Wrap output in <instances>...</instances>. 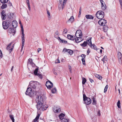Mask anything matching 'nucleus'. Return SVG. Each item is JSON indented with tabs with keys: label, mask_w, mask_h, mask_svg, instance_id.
Instances as JSON below:
<instances>
[{
	"label": "nucleus",
	"mask_w": 122,
	"mask_h": 122,
	"mask_svg": "<svg viewBox=\"0 0 122 122\" xmlns=\"http://www.w3.org/2000/svg\"><path fill=\"white\" fill-rule=\"evenodd\" d=\"M10 20H7L6 21H3L2 22V26L3 28L4 29H6L9 27V24H10L11 23V21Z\"/></svg>",
	"instance_id": "f257e3e1"
},
{
	"label": "nucleus",
	"mask_w": 122,
	"mask_h": 122,
	"mask_svg": "<svg viewBox=\"0 0 122 122\" xmlns=\"http://www.w3.org/2000/svg\"><path fill=\"white\" fill-rule=\"evenodd\" d=\"M97 17L99 19H102L104 17V12L102 11H98L96 14Z\"/></svg>",
	"instance_id": "f03ea898"
},
{
	"label": "nucleus",
	"mask_w": 122,
	"mask_h": 122,
	"mask_svg": "<svg viewBox=\"0 0 122 122\" xmlns=\"http://www.w3.org/2000/svg\"><path fill=\"white\" fill-rule=\"evenodd\" d=\"M39 82L37 81H31L30 82L29 86H30L31 88L35 89L36 88V87L39 85Z\"/></svg>",
	"instance_id": "7ed1b4c3"
},
{
	"label": "nucleus",
	"mask_w": 122,
	"mask_h": 122,
	"mask_svg": "<svg viewBox=\"0 0 122 122\" xmlns=\"http://www.w3.org/2000/svg\"><path fill=\"white\" fill-rule=\"evenodd\" d=\"M31 88L28 87L27 88L25 92L26 95H28L31 97H33L34 95V92H32Z\"/></svg>",
	"instance_id": "20e7f679"
},
{
	"label": "nucleus",
	"mask_w": 122,
	"mask_h": 122,
	"mask_svg": "<svg viewBox=\"0 0 122 122\" xmlns=\"http://www.w3.org/2000/svg\"><path fill=\"white\" fill-rule=\"evenodd\" d=\"M12 42H11L7 46L6 49L7 50H8L9 52L10 53L12 51L13 49L14 44H12Z\"/></svg>",
	"instance_id": "39448f33"
},
{
	"label": "nucleus",
	"mask_w": 122,
	"mask_h": 122,
	"mask_svg": "<svg viewBox=\"0 0 122 122\" xmlns=\"http://www.w3.org/2000/svg\"><path fill=\"white\" fill-rule=\"evenodd\" d=\"M45 100L46 97L44 96H38L37 101L43 103V102L45 101Z\"/></svg>",
	"instance_id": "423d86ee"
},
{
	"label": "nucleus",
	"mask_w": 122,
	"mask_h": 122,
	"mask_svg": "<svg viewBox=\"0 0 122 122\" xmlns=\"http://www.w3.org/2000/svg\"><path fill=\"white\" fill-rule=\"evenodd\" d=\"M91 39L92 38H90V40L88 41L89 42V43H88V45L92 48L94 49L95 50H97V47L96 45L94 44H92Z\"/></svg>",
	"instance_id": "0eeeda50"
},
{
	"label": "nucleus",
	"mask_w": 122,
	"mask_h": 122,
	"mask_svg": "<svg viewBox=\"0 0 122 122\" xmlns=\"http://www.w3.org/2000/svg\"><path fill=\"white\" fill-rule=\"evenodd\" d=\"M46 86L49 89L51 88L53 86V84L50 81H48L46 82Z\"/></svg>",
	"instance_id": "6e6552de"
},
{
	"label": "nucleus",
	"mask_w": 122,
	"mask_h": 122,
	"mask_svg": "<svg viewBox=\"0 0 122 122\" xmlns=\"http://www.w3.org/2000/svg\"><path fill=\"white\" fill-rule=\"evenodd\" d=\"M106 20L104 19H101L98 21V23L100 25L104 26L107 23Z\"/></svg>",
	"instance_id": "1a4fd4ad"
},
{
	"label": "nucleus",
	"mask_w": 122,
	"mask_h": 122,
	"mask_svg": "<svg viewBox=\"0 0 122 122\" xmlns=\"http://www.w3.org/2000/svg\"><path fill=\"white\" fill-rule=\"evenodd\" d=\"M53 110L55 113H59L61 111V109L60 107H54L53 108Z\"/></svg>",
	"instance_id": "9d476101"
},
{
	"label": "nucleus",
	"mask_w": 122,
	"mask_h": 122,
	"mask_svg": "<svg viewBox=\"0 0 122 122\" xmlns=\"http://www.w3.org/2000/svg\"><path fill=\"white\" fill-rule=\"evenodd\" d=\"M75 35L76 37H82V34L81 30H77L76 32Z\"/></svg>",
	"instance_id": "9b49d317"
},
{
	"label": "nucleus",
	"mask_w": 122,
	"mask_h": 122,
	"mask_svg": "<svg viewBox=\"0 0 122 122\" xmlns=\"http://www.w3.org/2000/svg\"><path fill=\"white\" fill-rule=\"evenodd\" d=\"M36 102L37 104L36 105V106L37 109L38 110H40L41 108L42 109V107L43 103H42V102L41 103V102H38L37 101H36Z\"/></svg>",
	"instance_id": "f8f14e48"
},
{
	"label": "nucleus",
	"mask_w": 122,
	"mask_h": 122,
	"mask_svg": "<svg viewBox=\"0 0 122 122\" xmlns=\"http://www.w3.org/2000/svg\"><path fill=\"white\" fill-rule=\"evenodd\" d=\"M86 105H88L90 104L91 103V100L90 98H87V99H85V101H84Z\"/></svg>",
	"instance_id": "ddd939ff"
},
{
	"label": "nucleus",
	"mask_w": 122,
	"mask_h": 122,
	"mask_svg": "<svg viewBox=\"0 0 122 122\" xmlns=\"http://www.w3.org/2000/svg\"><path fill=\"white\" fill-rule=\"evenodd\" d=\"M1 15L2 20H5L6 18V15L5 12L4 10H3L1 11Z\"/></svg>",
	"instance_id": "4468645a"
},
{
	"label": "nucleus",
	"mask_w": 122,
	"mask_h": 122,
	"mask_svg": "<svg viewBox=\"0 0 122 122\" xmlns=\"http://www.w3.org/2000/svg\"><path fill=\"white\" fill-rule=\"evenodd\" d=\"M82 37H76L75 38V41L76 42V43H79L82 40H83V39L81 38Z\"/></svg>",
	"instance_id": "2eb2a0df"
},
{
	"label": "nucleus",
	"mask_w": 122,
	"mask_h": 122,
	"mask_svg": "<svg viewBox=\"0 0 122 122\" xmlns=\"http://www.w3.org/2000/svg\"><path fill=\"white\" fill-rule=\"evenodd\" d=\"M63 51H66L69 53L71 55H72L73 53V51L72 50L66 49H64Z\"/></svg>",
	"instance_id": "dca6fc26"
},
{
	"label": "nucleus",
	"mask_w": 122,
	"mask_h": 122,
	"mask_svg": "<svg viewBox=\"0 0 122 122\" xmlns=\"http://www.w3.org/2000/svg\"><path fill=\"white\" fill-rule=\"evenodd\" d=\"M8 31L10 34L13 33L15 34L16 32V30L15 29H13V28H10L8 29Z\"/></svg>",
	"instance_id": "f3484780"
},
{
	"label": "nucleus",
	"mask_w": 122,
	"mask_h": 122,
	"mask_svg": "<svg viewBox=\"0 0 122 122\" xmlns=\"http://www.w3.org/2000/svg\"><path fill=\"white\" fill-rule=\"evenodd\" d=\"M31 65L32 67H34L35 66V64L32 61V59L28 60L27 65Z\"/></svg>",
	"instance_id": "a211bd4d"
},
{
	"label": "nucleus",
	"mask_w": 122,
	"mask_h": 122,
	"mask_svg": "<svg viewBox=\"0 0 122 122\" xmlns=\"http://www.w3.org/2000/svg\"><path fill=\"white\" fill-rule=\"evenodd\" d=\"M18 23L15 20H14L12 22V25L13 27L14 28H15L17 26Z\"/></svg>",
	"instance_id": "6ab92c4d"
},
{
	"label": "nucleus",
	"mask_w": 122,
	"mask_h": 122,
	"mask_svg": "<svg viewBox=\"0 0 122 122\" xmlns=\"http://www.w3.org/2000/svg\"><path fill=\"white\" fill-rule=\"evenodd\" d=\"M90 40V39L88 40H87L86 41H85L83 43L81 44L80 45L82 47H86V46L87 44H88L89 42L88 41Z\"/></svg>",
	"instance_id": "aec40b11"
},
{
	"label": "nucleus",
	"mask_w": 122,
	"mask_h": 122,
	"mask_svg": "<svg viewBox=\"0 0 122 122\" xmlns=\"http://www.w3.org/2000/svg\"><path fill=\"white\" fill-rule=\"evenodd\" d=\"M101 2L102 5V10H105L106 9V5H105L104 3L105 4L104 2L102 0H100Z\"/></svg>",
	"instance_id": "412c9836"
},
{
	"label": "nucleus",
	"mask_w": 122,
	"mask_h": 122,
	"mask_svg": "<svg viewBox=\"0 0 122 122\" xmlns=\"http://www.w3.org/2000/svg\"><path fill=\"white\" fill-rule=\"evenodd\" d=\"M9 18V20H10V21L11 20H12L13 18L14 17V15L13 13H11L8 15Z\"/></svg>",
	"instance_id": "4be33fe9"
},
{
	"label": "nucleus",
	"mask_w": 122,
	"mask_h": 122,
	"mask_svg": "<svg viewBox=\"0 0 122 122\" xmlns=\"http://www.w3.org/2000/svg\"><path fill=\"white\" fill-rule=\"evenodd\" d=\"M117 56L119 61L120 60L121 61L122 59V55L121 53L120 52H118L117 53Z\"/></svg>",
	"instance_id": "5701e85b"
},
{
	"label": "nucleus",
	"mask_w": 122,
	"mask_h": 122,
	"mask_svg": "<svg viewBox=\"0 0 122 122\" xmlns=\"http://www.w3.org/2000/svg\"><path fill=\"white\" fill-rule=\"evenodd\" d=\"M40 116V114H38L35 118L33 121V122H38L37 120L39 119Z\"/></svg>",
	"instance_id": "b1692460"
},
{
	"label": "nucleus",
	"mask_w": 122,
	"mask_h": 122,
	"mask_svg": "<svg viewBox=\"0 0 122 122\" xmlns=\"http://www.w3.org/2000/svg\"><path fill=\"white\" fill-rule=\"evenodd\" d=\"M74 20V19L73 17V16H71L70 18L67 21V22H72Z\"/></svg>",
	"instance_id": "393cba45"
},
{
	"label": "nucleus",
	"mask_w": 122,
	"mask_h": 122,
	"mask_svg": "<svg viewBox=\"0 0 122 122\" xmlns=\"http://www.w3.org/2000/svg\"><path fill=\"white\" fill-rule=\"evenodd\" d=\"M92 99V104L93 105H95L96 104V101L95 100V96H93V97Z\"/></svg>",
	"instance_id": "a878e982"
},
{
	"label": "nucleus",
	"mask_w": 122,
	"mask_h": 122,
	"mask_svg": "<svg viewBox=\"0 0 122 122\" xmlns=\"http://www.w3.org/2000/svg\"><path fill=\"white\" fill-rule=\"evenodd\" d=\"M65 116V114L63 113H61L60 114L59 116L60 119L61 120L62 119H64L63 117Z\"/></svg>",
	"instance_id": "bb28decb"
},
{
	"label": "nucleus",
	"mask_w": 122,
	"mask_h": 122,
	"mask_svg": "<svg viewBox=\"0 0 122 122\" xmlns=\"http://www.w3.org/2000/svg\"><path fill=\"white\" fill-rule=\"evenodd\" d=\"M95 76L97 78L100 80L102 79V77L101 75H99L97 74H95Z\"/></svg>",
	"instance_id": "cd10ccee"
},
{
	"label": "nucleus",
	"mask_w": 122,
	"mask_h": 122,
	"mask_svg": "<svg viewBox=\"0 0 122 122\" xmlns=\"http://www.w3.org/2000/svg\"><path fill=\"white\" fill-rule=\"evenodd\" d=\"M86 17L87 19H92L93 18V17L91 15H86Z\"/></svg>",
	"instance_id": "c85d7f7f"
},
{
	"label": "nucleus",
	"mask_w": 122,
	"mask_h": 122,
	"mask_svg": "<svg viewBox=\"0 0 122 122\" xmlns=\"http://www.w3.org/2000/svg\"><path fill=\"white\" fill-rule=\"evenodd\" d=\"M48 107V106L47 105H44L43 106L42 105V110H46L47 107Z\"/></svg>",
	"instance_id": "c756f323"
},
{
	"label": "nucleus",
	"mask_w": 122,
	"mask_h": 122,
	"mask_svg": "<svg viewBox=\"0 0 122 122\" xmlns=\"http://www.w3.org/2000/svg\"><path fill=\"white\" fill-rule=\"evenodd\" d=\"M104 26L103 28V30L104 32H106L108 29V26H106L105 25Z\"/></svg>",
	"instance_id": "7c9ffc66"
},
{
	"label": "nucleus",
	"mask_w": 122,
	"mask_h": 122,
	"mask_svg": "<svg viewBox=\"0 0 122 122\" xmlns=\"http://www.w3.org/2000/svg\"><path fill=\"white\" fill-rule=\"evenodd\" d=\"M7 5L6 4L2 5L1 6V8L2 9H4L7 7Z\"/></svg>",
	"instance_id": "2f4dec72"
},
{
	"label": "nucleus",
	"mask_w": 122,
	"mask_h": 122,
	"mask_svg": "<svg viewBox=\"0 0 122 122\" xmlns=\"http://www.w3.org/2000/svg\"><path fill=\"white\" fill-rule=\"evenodd\" d=\"M82 84L84 85L86 81V80L85 78L83 77L82 78Z\"/></svg>",
	"instance_id": "473e14b6"
},
{
	"label": "nucleus",
	"mask_w": 122,
	"mask_h": 122,
	"mask_svg": "<svg viewBox=\"0 0 122 122\" xmlns=\"http://www.w3.org/2000/svg\"><path fill=\"white\" fill-rule=\"evenodd\" d=\"M26 2L27 4L28 7L29 8V10H30V4H29V0H26Z\"/></svg>",
	"instance_id": "72a5a7b5"
},
{
	"label": "nucleus",
	"mask_w": 122,
	"mask_h": 122,
	"mask_svg": "<svg viewBox=\"0 0 122 122\" xmlns=\"http://www.w3.org/2000/svg\"><path fill=\"white\" fill-rule=\"evenodd\" d=\"M38 68H36L35 69V70L34 71V73L35 75H37V72L38 71Z\"/></svg>",
	"instance_id": "f704fd0d"
},
{
	"label": "nucleus",
	"mask_w": 122,
	"mask_h": 122,
	"mask_svg": "<svg viewBox=\"0 0 122 122\" xmlns=\"http://www.w3.org/2000/svg\"><path fill=\"white\" fill-rule=\"evenodd\" d=\"M107 57L106 56H105L101 60V61L103 62V63H104L105 61H106L107 60Z\"/></svg>",
	"instance_id": "c9c22d12"
},
{
	"label": "nucleus",
	"mask_w": 122,
	"mask_h": 122,
	"mask_svg": "<svg viewBox=\"0 0 122 122\" xmlns=\"http://www.w3.org/2000/svg\"><path fill=\"white\" fill-rule=\"evenodd\" d=\"M8 0H0L2 4H4L7 3Z\"/></svg>",
	"instance_id": "e433bc0d"
},
{
	"label": "nucleus",
	"mask_w": 122,
	"mask_h": 122,
	"mask_svg": "<svg viewBox=\"0 0 122 122\" xmlns=\"http://www.w3.org/2000/svg\"><path fill=\"white\" fill-rule=\"evenodd\" d=\"M25 40L24 39H22V46H21V48L22 49L23 47L24 46V42H25Z\"/></svg>",
	"instance_id": "4c0bfd02"
},
{
	"label": "nucleus",
	"mask_w": 122,
	"mask_h": 122,
	"mask_svg": "<svg viewBox=\"0 0 122 122\" xmlns=\"http://www.w3.org/2000/svg\"><path fill=\"white\" fill-rule=\"evenodd\" d=\"M10 117L12 121V122H14L15 119H14L13 116L12 115H10Z\"/></svg>",
	"instance_id": "58836bf2"
},
{
	"label": "nucleus",
	"mask_w": 122,
	"mask_h": 122,
	"mask_svg": "<svg viewBox=\"0 0 122 122\" xmlns=\"http://www.w3.org/2000/svg\"><path fill=\"white\" fill-rule=\"evenodd\" d=\"M56 91V88H54L51 90V92L52 93H55Z\"/></svg>",
	"instance_id": "ea45409f"
},
{
	"label": "nucleus",
	"mask_w": 122,
	"mask_h": 122,
	"mask_svg": "<svg viewBox=\"0 0 122 122\" xmlns=\"http://www.w3.org/2000/svg\"><path fill=\"white\" fill-rule=\"evenodd\" d=\"M61 122H69L68 120L67 119L64 118L62 119L61 121Z\"/></svg>",
	"instance_id": "a19ab883"
},
{
	"label": "nucleus",
	"mask_w": 122,
	"mask_h": 122,
	"mask_svg": "<svg viewBox=\"0 0 122 122\" xmlns=\"http://www.w3.org/2000/svg\"><path fill=\"white\" fill-rule=\"evenodd\" d=\"M117 106L119 108H120L121 106H120V102L119 100H118V101L117 103Z\"/></svg>",
	"instance_id": "79ce46f5"
},
{
	"label": "nucleus",
	"mask_w": 122,
	"mask_h": 122,
	"mask_svg": "<svg viewBox=\"0 0 122 122\" xmlns=\"http://www.w3.org/2000/svg\"><path fill=\"white\" fill-rule=\"evenodd\" d=\"M59 34V32H58V31H56L55 34V37L56 38V37L58 36V35Z\"/></svg>",
	"instance_id": "37998d69"
},
{
	"label": "nucleus",
	"mask_w": 122,
	"mask_h": 122,
	"mask_svg": "<svg viewBox=\"0 0 122 122\" xmlns=\"http://www.w3.org/2000/svg\"><path fill=\"white\" fill-rule=\"evenodd\" d=\"M108 87V86L107 85L106 86L104 89V93L106 92L107 91Z\"/></svg>",
	"instance_id": "c03bdc74"
},
{
	"label": "nucleus",
	"mask_w": 122,
	"mask_h": 122,
	"mask_svg": "<svg viewBox=\"0 0 122 122\" xmlns=\"http://www.w3.org/2000/svg\"><path fill=\"white\" fill-rule=\"evenodd\" d=\"M88 98L87 97L85 94H83V100L85 101V99H86Z\"/></svg>",
	"instance_id": "a18cd8bd"
},
{
	"label": "nucleus",
	"mask_w": 122,
	"mask_h": 122,
	"mask_svg": "<svg viewBox=\"0 0 122 122\" xmlns=\"http://www.w3.org/2000/svg\"><path fill=\"white\" fill-rule=\"evenodd\" d=\"M58 38L60 40L62 41V43H67V41H65V40L64 41H63V40H61V39H60V37H58Z\"/></svg>",
	"instance_id": "49530a36"
},
{
	"label": "nucleus",
	"mask_w": 122,
	"mask_h": 122,
	"mask_svg": "<svg viewBox=\"0 0 122 122\" xmlns=\"http://www.w3.org/2000/svg\"><path fill=\"white\" fill-rule=\"evenodd\" d=\"M67 29H64L63 31V33L64 34H66L67 33Z\"/></svg>",
	"instance_id": "de8ad7c7"
},
{
	"label": "nucleus",
	"mask_w": 122,
	"mask_h": 122,
	"mask_svg": "<svg viewBox=\"0 0 122 122\" xmlns=\"http://www.w3.org/2000/svg\"><path fill=\"white\" fill-rule=\"evenodd\" d=\"M22 36H21V38H22V39H24V32H22Z\"/></svg>",
	"instance_id": "09e8293b"
},
{
	"label": "nucleus",
	"mask_w": 122,
	"mask_h": 122,
	"mask_svg": "<svg viewBox=\"0 0 122 122\" xmlns=\"http://www.w3.org/2000/svg\"><path fill=\"white\" fill-rule=\"evenodd\" d=\"M81 7H80L79 9V15H80L81 14Z\"/></svg>",
	"instance_id": "8fccbe9b"
},
{
	"label": "nucleus",
	"mask_w": 122,
	"mask_h": 122,
	"mask_svg": "<svg viewBox=\"0 0 122 122\" xmlns=\"http://www.w3.org/2000/svg\"><path fill=\"white\" fill-rule=\"evenodd\" d=\"M37 75V76H38L40 78H42V75L41 74H37V75Z\"/></svg>",
	"instance_id": "3c124183"
},
{
	"label": "nucleus",
	"mask_w": 122,
	"mask_h": 122,
	"mask_svg": "<svg viewBox=\"0 0 122 122\" xmlns=\"http://www.w3.org/2000/svg\"><path fill=\"white\" fill-rule=\"evenodd\" d=\"M69 70L70 71V73H72V71H71V66H69Z\"/></svg>",
	"instance_id": "603ef678"
},
{
	"label": "nucleus",
	"mask_w": 122,
	"mask_h": 122,
	"mask_svg": "<svg viewBox=\"0 0 122 122\" xmlns=\"http://www.w3.org/2000/svg\"><path fill=\"white\" fill-rule=\"evenodd\" d=\"M74 37L72 36L71 35L70 40L72 41L74 40V39L75 38V37L74 36Z\"/></svg>",
	"instance_id": "864d4df0"
},
{
	"label": "nucleus",
	"mask_w": 122,
	"mask_h": 122,
	"mask_svg": "<svg viewBox=\"0 0 122 122\" xmlns=\"http://www.w3.org/2000/svg\"><path fill=\"white\" fill-rule=\"evenodd\" d=\"M47 14L48 15V17L50 18V12L48 10H47Z\"/></svg>",
	"instance_id": "5fc2aeb1"
},
{
	"label": "nucleus",
	"mask_w": 122,
	"mask_h": 122,
	"mask_svg": "<svg viewBox=\"0 0 122 122\" xmlns=\"http://www.w3.org/2000/svg\"><path fill=\"white\" fill-rule=\"evenodd\" d=\"M71 35H67V38L68 39L70 40L71 39Z\"/></svg>",
	"instance_id": "6e6d98bb"
},
{
	"label": "nucleus",
	"mask_w": 122,
	"mask_h": 122,
	"mask_svg": "<svg viewBox=\"0 0 122 122\" xmlns=\"http://www.w3.org/2000/svg\"><path fill=\"white\" fill-rule=\"evenodd\" d=\"M0 57H1V58H2L3 56V54H2V52L1 51V50H0Z\"/></svg>",
	"instance_id": "4d7b16f0"
},
{
	"label": "nucleus",
	"mask_w": 122,
	"mask_h": 122,
	"mask_svg": "<svg viewBox=\"0 0 122 122\" xmlns=\"http://www.w3.org/2000/svg\"><path fill=\"white\" fill-rule=\"evenodd\" d=\"M60 62V61L59 59H57L55 63H58Z\"/></svg>",
	"instance_id": "13d9d810"
},
{
	"label": "nucleus",
	"mask_w": 122,
	"mask_h": 122,
	"mask_svg": "<svg viewBox=\"0 0 122 122\" xmlns=\"http://www.w3.org/2000/svg\"><path fill=\"white\" fill-rule=\"evenodd\" d=\"M86 56L85 55L83 54H82L81 56V57H82L83 58L84 57V58H85Z\"/></svg>",
	"instance_id": "bf43d9fd"
},
{
	"label": "nucleus",
	"mask_w": 122,
	"mask_h": 122,
	"mask_svg": "<svg viewBox=\"0 0 122 122\" xmlns=\"http://www.w3.org/2000/svg\"><path fill=\"white\" fill-rule=\"evenodd\" d=\"M21 31H22V32H24V31L23 26H22H22H21Z\"/></svg>",
	"instance_id": "052dcab7"
},
{
	"label": "nucleus",
	"mask_w": 122,
	"mask_h": 122,
	"mask_svg": "<svg viewBox=\"0 0 122 122\" xmlns=\"http://www.w3.org/2000/svg\"><path fill=\"white\" fill-rule=\"evenodd\" d=\"M90 52V51L89 49H88V50L87 51V55H89V53Z\"/></svg>",
	"instance_id": "680f3d73"
},
{
	"label": "nucleus",
	"mask_w": 122,
	"mask_h": 122,
	"mask_svg": "<svg viewBox=\"0 0 122 122\" xmlns=\"http://www.w3.org/2000/svg\"><path fill=\"white\" fill-rule=\"evenodd\" d=\"M89 80H90V81L91 82V83H92L94 82L93 80L91 78H89Z\"/></svg>",
	"instance_id": "e2e57ef3"
},
{
	"label": "nucleus",
	"mask_w": 122,
	"mask_h": 122,
	"mask_svg": "<svg viewBox=\"0 0 122 122\" xmlns=\"http://www.w3.org/2000/svg\"><path fill=\"white\" fill-rule=\"evenodd\" d=\"M41 50V48H39L37 50V52H39Z\"/></svg>",
	"instance_id": "0e129e2a"
},
{
	"label": "nucleus",
	"mask_w": 122,
	"mask_h": 122,
	"mask_svg": "<svg viewBox=\"0 0 122 122\" xmlns=\"http://www.w3.org/2000/svg\"><path fill=\"white\" fill-rule=\"evenodd\" d=\"M81 61H82V62H84L85 61V60L84 58H82L81 59Z\"/></svg>",
	"instance_id": "69168bd1"
},
{
	"label": "nucleus",
	"mask_w": 122,
	"mask_h": 122,
	"mask_svg": "<svg viewBox=\"0 0 122 122\" xmlns=\"http://www.w3.org/2000/svg\"><path fill=\"white\" fill-rule=\"evenodd\" d=\"M14 67V66H12L11 68V72H12L13 69Z\"/></svg>",
	"instance_id": "338daca9"
},
{
	"label": "nucleus",
	"mask_w": 122,
	"mask_h": 122,
	"mask_svg": "<svg viewBox=\"0 0 122 122\" xmlns=\"http://www.w3.org/2000/svg\"><path fill=\"white\" fill-rule=\"evenodd\" d=\"M120 4V5H122V0L119 1Z\"/></svg>",
	"instance_id": "774afa93"
}]
</instances>
